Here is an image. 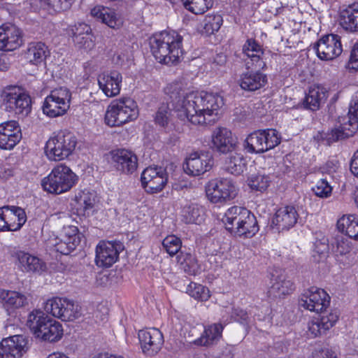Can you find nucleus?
Instances as JSON below:
<instances>
[{
    "mask_svg": "<svg viewBox=\"0 0 358 358\" xmlns=\"http://www.w3.org/2000/svg\"><path fill=\"white\" fill-rule=\"evenodd\" d=\"M185 8L196 15L203 14L213 6V0H181Z\"/></svg>",
    "mask_w": 358,
    "mask_h": 358,
    "instance_id": "44",
    "label": "nucleus"
},
{
    "mask_svg": "<svg viewBox=\"0 0 358 358\" xmlns=\"http://www.w3.org/2000/svg\"><path fill=\"white\" fill-rule=\"evenodd\" d=\"M48 358H69L67 355L62 352H54L50 354Z\"/></svg>",
    "mask_w": 358,
    "mask_h": 358,
    "instance_id": "64",
    "label": "nucleus"
},
{
    "mask_svg": "<svg viewBox=\"0 0 358 358\" xmlns=\"http://www.w3.org/2000/svg\"><path fill=\"white\" fill-rule=\"evenodd\" d=\"M270 177L267 175L256 174L251 176L248 180V185L252 190L264 192L269 186Z\"/></svg>",
    "mask_w": 358,
    "mask_h": 358,
    "instance_id": "45",
    "label": "nucleus"
},
{
    "mask_svg": "<svg viewBox=\"0 0 358 358\" xmlns=\"http://www.w3.org/2000/svg\"><path fill=\"white\" fill-rule=\"evenodd\" d=\"M139 115L137 103L131 98L115 99L108 106L104 122L110 127H122L136 120Z\"/></svg>",
    "mask_w": 358,
    "mask_h": 358,
    "instance_id": "5",
    "label": "nucleus"
},
{
    "mask_svg": "<svg viewBox=\"0 0 358 358\" xmlns=\"http://www.w3.org/2000/svg\"><path fill=\"white\" fill-rule=\"evenodd\" d=\"M213 148L219 152H232L236 147V142L230 130L225 127L215 128L212 134Z\"/></svg>",
    "mask_w": 358,
    "mask_h": 358,
    "instance_id": "29",
    "label": "nucleus"
},
{
    "mask_svg": "<svg viewBox=\"0 0 358 358\" xmlns=\"http://www.w3.org/2000/svg\"><path fill=\"white\" fill-rule=\"evenodd\" d=\"M141 180L147 192L157 193L166 185L168 175L166 169L162 166H148L141 173Z\"/></svg>",
    "mask_w": 358,
    "mask_h": 358,
    "instance_id": "12",
    "label": "nucleus"
},
{
    "mask_svg": "<svg viewBox=\"0 0 358 358\" xmlns=\"http://www.w3.org/2000/svg\"><path fill=\"white\" fill-rule=\"evenodd\" d=\"M224 170L232 175L240 176L246 170V160L241 153H231L225 160Z\"/></svg>",
    "mask_w": 358,
    "mask_h": 358,
    "instance_id": "41",
    "label": "nucleus"
},
{
    "mask_svg": "<svg viewBox=\"0 0 358 358\" xmlns=\"http://www.w3.org/2000/svg\"><path fill=\"white\" fill-rule=\"evenodd\" d=\"M206 196L213 203H225L234 199L238 189L229 178L214 179L209 181L206 187Z\"/></svg>",
    "mask_w": 358,
    "mask_h": 358,
    "instance_id": "11",
    "label": "nucleus"
},
{
    "mask_svg": "<svg viewBox=\"0 0 358 358\" xmlns=\"http://www.w3.org/2000/svg\"><path fill=\"white\" fill-rule=\"evenodd\" d=\"M49 55L48 46L42 42L31 43L26 52V58L33 64L43 62Z\"/></svg>",
    "mask_w": 358,
    "mask_h": 358,
    "instance_id": "37",
    "label": "nucleus"
},
{
    "mask_svg": "<svg viewBox=\"0 0 358 358\" xmlns=\"http://www.w3.org/2000/svg\"><path fill=\"white\" fill-rule=\"evenodd\" d=\"M337 227L342 233L358 241V216L355 215H343L338 220Z\"/></svg>",
    "mask_w": 358,
    "mask_h": 358,
    "instance_id": "40",
    "label": "nucleus"
},
{
    "mask_svg": "<svg viewBox=\"0 0 358 358\" xmlns=\"http://www.w3.org/2000/svg\"><path fill=\"white\" fill-rule=\"evenodd\" d=\"M78 205V210L83 211V214L88 213L95 203V198L92 194L89 192H82L76 198Z\"/></svg>",
    "mask_w": 358,
    "mask_h": 358,
    "instance_id": "48",
    "label": "nucleus"
},
{
    "mask_svg": "<svg viewBox=\"0 0 358 358\" xmlns=\"http://www.w3.org/2000/svg\"><path fill=\"white\" fill-rule=\"evenodd\" d=\"M214 165L212 155L205 152L191 153L183 165L185 172L192 176H199L209 171Z\"/></svg>",
    "mask_w": 358,
    "mask_h": 358,
    "instance_id": "14",
    "label": "nucleus"
},
{
    "mask_svg": "<svg viewBox=\"0 0 358 358\" xmlns=\"http://www.w3.org/2000/svg\"><path fill=\"white\" fill-rule=\"evenodd\" d=\"M16 257L22 271L39 273L45 271V263L38 257L24 251L16 252Z\"/></svg>",
    "mask_w": 358,
    "mask_h": 358,
    "instance_id": "33",
    "label": "nucleus"
},
{
    "mask_svg": "<svg viewBox=\"0 0 358 358\" xmlns=\"http://www.w3.org/2000/svg\"><path fill=\"white\" fill-rule=\"evenodd\" d=\"M339 122L341 123L338 127L331 129L329 132L320 134L322 140L326 141L327 144L330 145L337 141L352 136L358 128V119L352 115L348 114Z\"/></svg>",
    "mask_w": 358,
    "mask_h": 358,
    "instance_id": "15",
    "label": "nucleus"
},
{
    "mask_svg": "<svg viewBox=\"0 0 358 358\" xmlns=\"http://www.w3.org/2000/svg\"><path fill=\"white\" fill-rule=\"evenodd\" d=\"M99 88L108 97H113L120 92L122 76L117 71L103 72L98 76Z\"/></svg>",
    "mask_w": 358,
    "mask_h": 358,
    "instance_id": "23",
    "label": "nucleus"
},
{
    "mask_svg": "<svg viewBox=\"0 0 358 358\" xmlns=\"http://www.w3.org/2000/svg\"><path fill=\"white\" fill-rule=\"evenodd\" d=\"M312 189L315 194L320 198L329 197L332 192V187L326 179L319 180Z\"/></svg>",
    "mask_w": 358,
    "mask_h": 358,
    "instance_id": "55",
    "label": "nucleus"
},
{
    "mask_svg": "<svg viewBox=\"0 0 358 358\" xmlns=\"http://www.w3.org/2000/svg\"><path fill=\"white\" fill-rule=\"evenodd\" d=\"M180 263L183 264L184 271L189 275H195L200 272L201 268L196 257L190 254H187Z\"/></svg>",
    "mask_w": 358,
    "mask_h": 358,
    "instance_id": "53",
    "label": "nucleus"
},
{
    "mask_svg": "<svg viewBox=\"0 0 358 358\" xmlns=\"http://www.w3.org/2000/svg\"><path fill=\"white\" fill-rule=\"evenodd\" d=\"M329 252V241L326 237L316 240L313 245V257L316 261H320V258L327 256Z\"/></svg>",
    "mask_w": 358,
    "mask_h": 358,
    "instance_id": "54",
    "label": "nucleus"
},
{
    "mask_svg": "<svg viewBox=\"0 0 358 358\" xmlns=\"http://www.w3.org/2000/svg\"><path fill=\"white\" fill-rule=\"evenodd\" d=\"M27 341L21 335L3 338L0 342V358H22L27 351Z\"/></svg>",
    "mask_w": 358,
    "mask_h": 358,
    "instance_id": "20",
    "label": "nucleus"
},
{
    "mask_svg": "<svg viewBox=\"0 0 358 358\" xmlns=\"http://www.w3.org/2000/svg\"><path fill=\"white\" fill-rule=\"evenodd\" d=\"M294 289L293 282L283 276H279L273 280L272 285L268 290L271 296L282 297L289 294Z\"/></svg>",
    "mask_w": 358,
    "mask_h": 358,
    "instance_id": "42",
    "label": "nucleus"
},
{
    "mask_svg": "<svg viewBox=\"0 0 358 358\" xmlns=\"http://www.w3.org/2000/svg\"><path fill=\"white\" fill-rule=\"evenodd\" d=\"M299 217L298 211L294 206H282L276 211L273 224L279 231H287L295 226Z\"/></svg>",
    "mask_w": 358,
    "mask_h": 358,
    "instance_id": "25",
    "label": "nucleus"
},
{
    "mask_svg": "<svg viewBox=\"0 0 358 358\" xmlns=\"http://www.w3.org/2000/svg\"><path fill=\"white\" fill-rule=\"evenodd\" d=\"M62 314V320L64 321H72L81 315L80 307L73 301L65 299Z\"/></svg>",
    "mask_w": 358,
    "mask_h": 358,
    "instance_id": "46",
    "label": "nucleus"
},
{
    "mask_svg": "<svg viewBox=\"0 0 358 358\" xmlns=\"http://www.w3.org/2000/svg\"><path fill=\"white\" fill-rule=\"evenodd\" d=\"M349 65L351 69L358 70V42L354 45L351 50Z\"/></svg>",
    "mask_w": 358,
    "mask_h": 358,
    "instance_id": "60",
    "label": "nucleus"
},
{
    "mask_svg": "<svg viewBox=\"0 0 358 358\" xmlns=\"http://www.w3.org/2000/svg\"><path fill=\"white\" fill-rule=\"evenodd\" d=\"M122 244L117 242L101 241L96 248V263L99 266L110 267L118 259Z\"/></svg>",
    "mask_w": 358,
    "mask_h": 358,
    "instance_id": "19",
    "label": "nucleus"
},
{
    "mask_svg": "<svg viewBox=\"0 0 358 358\" xmlns=\"http://www.w3.org/2000/svg\"><path fill=\"white\" fill-rule=\"evenodd\" d=\"M299 304L310 311L322 313L319 317L308 323V331L315 337L325 333L338 320L339 313L336 310L329 313H323L330 304V296L322 289L313 287L306 290L302 294Z\"/></svg>",
    "mask_w": 358,
    "mask_h": 358,
    "instance_id": "2",
    "label": "nucleus"
},
{
    "mask_svg": "<svg viewBox=\"0 0 358 358\" xmlns=\"http://www.w3.org/2000/svg\"><path fill=\"white\" fill-rule=\"evenodd\" d=\"M341 24L346 31H358V2L349 5L342 11Z\"/></svg>",
    "mask_w": 358,
    "mask_h": 358,
    "instance_id": "35",
    "label": "nucleus"
},
{
    "mask_svg": "<svg viewBox=\"0 0 358 358\" xmlns=\"http://www.w3.org/2000/svg\"><path fill=\"white\" fill-rule=\"evenodd\" d=\"M8 231H15L19 230L27 221V216L24 210L17 206H4Z\"/></svg>",
    "mask_w": 358,
    "mask_h": 358,
    "instance_id": "32",
    "label": "nucleus"
},
{
    "mask_svg": "<svg viewBox=\"0 0 358 358\" xmlns=\"http://www.w3.org/2000/svg\"><path fill=\"white\" fill-rule=\"evenodd\" d=\"M255 70L256 71H248L241 76L239 85L243 90L255 91L264 86L266 83V76L260 73L259 70Z\"/></svg>",
    "mask_w": 358,
    "mask_h": 358,
    "instance_id": "31",
    "label": "nucleus"
},
{
    "mask_svg": "<svg viewBox=\"0 0 358 358\" xmlns=\"http://www.w3.org/2000/svg\"><path fill=\"white\" fill-rule=\"evenodd\" d=\"M4 110L16 115L27 116L31 109V98L24 90L17 85H8L1 92Z\"/></svg>",
    "mask_w": 358,
    "mask_h": 358,
    "instance_id": "7",
    "label": "nucleus"
},
{
    "mask_svg": "<svg viewBox=\"0 0 358 358\" xmlns=\"http://www.w3.org/2000/svg\"><path fill=\"white\" fill-rule=\"evenodd\" d=\"M353 101L354 103L350 106L349 114L352 115L356 119H358V92Z\"/></svg>",
    "mask_w": 358,
    "mask_h": 358,
    "instance_id": "62",
    "label": "nucleus"
},
{
    "mask_svg": "<svg viewBox=\"0 0 358 358\" xmlns=\"http://www.w3.org/2000/svg\"><path fill=\"white\" fill-rule=\"evenodd\" d=\"M91 15L112 29H120L124 23L122 15L111 8L96 6L92 9Z\"/></svg>",
    "mask_w": 358,
    "mask_h": 358,
    "instance_id": "28",
    "label": "nucleus"
},
{
    "mask_svg": "<svg viewBox=\"0 0 358 358\" xmlns=\"http://www.w3.org/2000/svg\"><path fill=\"white\" fill-rule=\"evenodd\" d=\"M67 34L72 37L75 46L83 52H88L95 45L92 29L85 23H78L69 27Z\"/></svg>",
    "mask_w": 358,
    "mask_h": 358,
    "instance_id": "17",
    "label": "nucleus"
},
{
    "mask_svg": "<svg viewBox=\"0 0 358 358\" xmlns=\"http://www.w3.org/2000/svg\"><path fill=\"white\" fill-rule=\"evenodd\" d=\"M4 213L5 209L3 206L0 208V231H8V225L6 224V218H4Z\"/></svg>",
    "mask_w": 358,
    "mask_h": 358,
    "instance_id": "63",
    "label": "nucleus"
},
{
    "mask_svg": "<svg viewBox=\"0 0 358 358\" xmlns=\"http://www.w3.org/2000/svg\"><path fill=\"white\" fill-rule=\"evenodd\" d=\"M112 162L117 171L126 174L133 173L138 167L136 155L125 149L113 152Z\"/></svg>",
    "mask_w": 358,
    "mask_h": 358,
    "instance_id": "22",
    "label": "nucleus"
},
{
    "mask_svg": "<svg viewBox=\"0 0 358 358\" xmlns=\"http://www.w3.org/2000/svg\"><path fill=\"white\" fill-rule=\"evenodd\" d=\"M314 49L321 60H333L341 55L343 52L341 37L336 34L323 36L314 45Z\"/></svg>",
    "mask_w": 358,
    "mask_h": 358,
    "instance_id": "13",
    "label": "nucleus"
},
{
    "mask_svg": "<svg viewBox=\"0 0 358 358\" xmlns=\"http://www.w3.org/2000/svg\"><path fill=\"white\" fill-rule=\"evenodd\" d=\"M280 143V137L275 129L258 130L247 136L244 148L249 153H263Z\"/></svg>",
    "mask_w": 358,
    "mask_h": 358,
    "instance_id": "9",
    "label": "nucleus"
},
{
    "mask_svg": "<svg viewBox=\"0 0 358 358\" xmlns=\"http://www.w3.org/2000/svg\"><path fill=\"white\" fill-rule=\"evenodd\" d=\"M350 171L358 178V150L355 152L350 162Z\"/></svg>",
    "mask_w": 358,
    "mask_h": 358,
    "instance_id": "61",
    "label": "nucleus"
},
{
    "mask_svg": "<svg viewBox=\"0 0 358 358\" xmlns=\"http://www.w3.org/2000/svg\"><path fill=\"white\" fill-rule=\"evenodd\" d=\"M351 250V245L348 239L341 238L337 241L336 252L340 255H345Z\"/></svg>",
    "mask_w": 358,
    "mask_h": 358,
    "instance_id": "58",
    "label": "nucleus"
},
{
    "mask_svg": "<svg viewBox=\"0 0 358 358\" xmlns=\"http://www.w3.org/2000/svg\"><path fill=\"white\" fill-rule=\"evenodd\" d=\"M187 293L195 299L200 301H207L210 295L209 289L200 285L191 282L187 287Z\"/></svg>",
    "mask_w": 358,
    "mask_h": 358,
    "instance_id": "49",
    "label": "nucleus"
},
{
    "mask_svg": "<svg viewBox=\"0 0 358 358\" xmlns=\"http://www.w3.org/2000/svg\"><path fill=\"white\" fill-rule=\"evenodd\" d=\"M64 303H65V298H52L45 302L44 309L46 313L62 320Z\"/></svg>",
    "mask_w": 358,
    "mask_h": 358,
    "instance_id": "47",
    "label": "nucleus"
},
{
    "mask_svg": "<svg viewBox=\"0 0 358 358\" xmlns=\"http://www.w3.org/2000/svg\"><path fill=\"white\" fill-rule=\"evenodd\" d=\"M231 317L234 320L239 322L243 324H248V315L246 311L239 308H233L231 312Z\"/></svg>",
    "mask_w": 358,
    "mask_h": 358,
    "instance_id": "56",
    "label": "nucleus"
},
{
    "mask_svg": "<svg viewBox=\"0 0 358 358\" xmlns=\"http://www.w3.org/2000/svg\"><path fill=\"white\" fill-rule=\"evenodd\" d=\"M230 229L231 233L236 236L250 238L259 231V226L256 217L248 210L245 215V219H244L241 225L236 227H230Z\"/></svg>",
    "mask_w": 358,
    "mask_h": 358,
    "instance_id": "34",
    "label": "nucleus"
},
{
    "mask_svg": "<svg viewBox=\"0 0 358 358\" xmlns=\"http://www.w3.org/2000/svg\"><path fill=\"white\" fill-rule=\"evenodd\" d=\"M248 210L244 207L237 206L229 208L222 218L226 229L231 232L230 227H236L241 225Z\"/></svg>",
    "mask_w": 358,
    "mask_h": 358,
    "instance_id": "36",
    "label": "nucleus"
},
{
    "mask_svg": "<svg viewBox=\"0 0 358 358\" xmlns=\"http://www.w3.org/2000/svg\"><path fill=\"white\" fill-rule=\"evenodd\" d=\"M80 243L78 229L76 227L69 226L64 229V234L55 245V250L62 255H69Z\"/></svg>",
    "mask_w": 358,
    "mask_h": 358,
    "instance_id": "27",
    "label": "nucleus"
},
{
    "mask_svg": "<svg viewBox=\"0 0 358 358\" xmlns=\"http://www.w3.org/2000/svg\"><path fill=\"white\" fill-rule=\"evenodd\" d=\"M310 358H338L334 352L329 349L315 350Z\"/></svg>",
    "mask_w": 358,
    "mask_h": 358,
    "instance_id": "59",
    "label": "nucleus"
},
{
    "mask_svg": "<svg viewBox=\"0 0 358 358\" xmlns=\"http://www.w3.org/2000/svg\"><path fill=\"white\" fill-rule=\"evenodd\" d=\"M76 144L77 139L73 133L60 131L47 141L45 152L49 159L61 161L73 152Z\"/></svg>",
    "mask_w": 358,
    "mask_h": 358,
    "instance_id": "8",
    "label": "nucleus"
},
{
    "mask_svg": "<svg viewBox=\"0 0 358 358\" xmlns=\"http://www.w3.org/2000/svg\"><path fill=\"white\" fill-rule=\"evenodd\" d=\"M15 57L12 55H8L5 53L0 54V71H8L12 62H13Z\"/></svg>",
    "mask_w": 358,
    "mask_h": 358,
    "instance_id": "57",
    "label": "nucleus"
},
{
    "mask_svg": "<svg viewBox=\"0 0 358 358\" xmlns=\"http://www.w3.org/2000/svg\"><path fill=\"white\" fill-rule=\"evenodd\" d=\"M222 22V17L220 15H208L203 21V29L207 34H213L220 29Z\"/></svg>",
    "mask_w": 358,
    "mask_h": 358,
    "instance_id": "51",
    "label": "nucleus"
},
{
    "mask_svg": "<svg viewBox=\"0 0 358 358\" xmlns=\"http://www.w3.org/2000/svg\"><path fill=\"white\" fill-rule=\"evenodd\" d=\"M172 106L182 120L203 125L212 122L224 106V99L217 92H185L180 85H171L167 88Z\"/></svg>",
    "mask_w": 358,
    "mask_h": 358,
    "instance_id": "1",
    "label": "nucleus"
},
{
    "mask_svg": "<svg viewBox=\"0 0 358 358\" xmlns=\"http://www.w3.org/2000/svg\"><path fill=\"white\" fill-rule=\"evenodd\" d=\"M138 336L143 352L148 356L157 354L164 344L163 335L156 328L140 330Z\"/></svg>",
    "mask_w": 358,
    "mask_h": 358,
    "instance_id": "18",
    "label": "nucleus"
},
{
    "mask_svg": "<svg viewBox=\"0 0 358 358\" xmlns=\"http://www.w3.org/2000/svg\"><path fill=\"white\" fill-rule=\"evenodd\" d=\"M71 93L66 87H59L50 92L45 99L43 112L49 117L64 115L70 108Z\"/></svg>",
    "mask_w": 358,
    "mask_h": 358,
    "instance_id": "10",
    "label": "nucleus"
},
{
    "mask_svg": "<svg viewBox=\"0 0 358 358\" xmlns=\"http://www.w3.org/2000/svg\"><path fill=\"white\" fill-rule=\"evenodd\" d=\"M171 120V109L168 103H162L157 110L155 122L160 127H167Z\"/></svg>",
    "mask_w": 358,
    "mask_h": 358,
    "instance_id": "50",
    "label": "nucleus"
},
{
    "mask_svg": "<svg viewBox=\"0 0 358 358\" xmlns=\"http://www.w3.org/2000/svg\"><path fill=\"white\" fill-rule=\"evenodd\" d=\"M27 325L36 337L45 341L57 342L63 336L62 324L40 310H34L29 314Z\"/></svg>",
    "mask_w": 358,
    "mask_h": 358,
    "instance_id": "4",
    "label": "nucleus"
},
{
    "mask_svg": "<svg viewBox=\"0 0 358 358\" xmlns=\"http://www.w3.org/2000/svg\"><path fill=\"white\" fill-rule=\"evenodd\" d=\"M224 327L220 323H215L205 328L203 334L195 341L200 345L207 346L217 342L222 337Z\"/></svg>",
    "mask_w": 358,
    "mask_h": 358,
    "instance_id": "39",
    "label": "nucleus"
},
{
    "mask_svg": "<svg viewBox=\"0 0 358 358\" xmlns=\"http://www.w3.org/2000/svg\"><path fill=\"white\" fill-rule=\"evenodd\" d=\"M182 220L186 224H200L203 220V208L196 203H187L181 211Z\"/></svg>",
    "mask_w": 358,
    "mask_h": 358,
    "instance_id": "38",
    "label": "nucleus"
},
{
    "mask_svg": "<svg viewBox=\"0 0 358 358\" xmlns=\"http://www.w3.org/2000/svg\"><path fill=\"white\" fill-rule=\"evenodd\" d=\"M243 59L247 69H264L266 63L263 59L264 50L255 39H248L242 48Z\"/></svg>",
    "mask_w": 358,
    "mask_h": 358,
    "instance_id": "16",
    "label": "nucleus"
},
{
    "mask_svg": "<svg viewBox=\"0 0 358 358\" xmlns=\"http://www.w3.org/2000/svg\"><path fill=\"white\" fill-rule=\"evenodd\" d=\"M162 245L164 250L171 256H173L178 252L182 246L181 240L175 235L166 236L162 241Z\"/></svg>",
    "mask_w": 358,
    "mask_h": 358,
    "instance_id": "52",
    "label": "nucleus"
},
{
    "mask_svg": "<svg viewBox=\"0 0 358 358\" xmlns=\"http://www.w3.org/2000/svg\"><path fill=\"white\" fill-rule=\"evenodd\" d=\"M0 303L8 315H13L28 303L27 298L23 294L3 289H0Z\"/></svg>",
    "mask_w": 358,
    "mask_h": 358,
    "instance_id": "26",
    "label": "nucleus"
},
{
    "mask_svg": "<svg viewBox=\"0 0 358 358\" xmlns=\"http://www.w3.org/2000/svg\"><path fill=\"white\" fill-rule=\"evenodd\" d=\"M41 7L50 14L61 13L69 9L73 0H38Z\"/></svg>",
    "mask_w": 358,
    "mask_h": 358,
    "instance_id": "43",
    "label": "nucleus"
},
{
    "mask_svg": "<svg viewBox=\"0 0 358 358\" xmlns=\"http://www.w3.org/2000/svg\"><path fill=\"white\" fill-rule=\"evenodd\" d=\"M328 96V91L320 85H313L309 88L303 102L305 108L313 111L317 110Z\"/></svg>",
    "mask_w": 358,
    "mask_h": 358,
    "instance_id": "30",
    "label": "nucleus"
},
{
    "mask_svg": "<svg viewBox=\"0 0 358 358\" xmlns=\"http://www.w3.org/2000/svg\"><path fill=\"white\" fill-rule=\"evenodd\" d=\"M21 138V129L17 122L10 120L0 124V148L11 150Z\"/></svg>",
    "mask_w": 358,
    "mask_h": 358,
    "instance_id": "21",
    "label": "nucleus"
},
{
    "mask_svg": "<svg viewBox=\"0 0 358 358\" xmlns=\"http://www.w3.org/2000/svg\"><path fill=\"white\" fill-rule=\"evenodd\" d=\"M151 52L161 64H176L183 55L182 36L175 31H164L150 38Z\"/></svg>",
    "mask_w": 358,
    "mask_h": 358,
    "instance_id": "3",
    "label": "nucleus"
},
{
    "mask_svg": "<svg viewBox=\"0 0 358 358\" xmlns=\"http://www.w3.org/2000/svg\"><path fill=\"white\" fill-rule=\"evenodd\" d=\"M22 44L20 29L13 24H3L0 27V50L13 51Z\"/></svg>",
    "mask_w": 358,
    "mask_h": 358,
    "instance_id": "24",
    "label": "nucleus"
},
{
    "mask_svg": "<svg viewBox=\"0 0 358 358\" xmlns=\"http://www.w3.org/2000/svg\"><path fill=\"white\" fill-rule=\"evenodd\" d=\"M77 176L71 169L60 164L41 181L43 189L49 193L59 194L69 191L77 182Z\"/></svg>",
    "mask_w": 358,
    "mask_h": 358,
    "instance_id": "6",
    "label": "nucleus"
}]
</instances>
